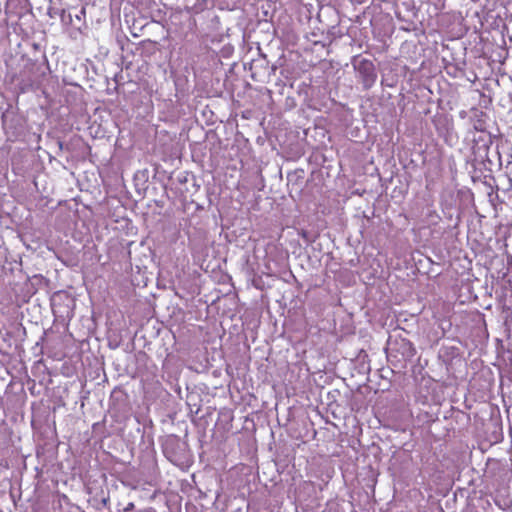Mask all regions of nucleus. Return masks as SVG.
I'll use <instances>...</instances> for the list:
<instances>
[{
  "mask_svg": "<svg viewBox=\"0 0 512 512\" xmlns=\"http://www.w3.org/2000/svg\"><path fill=\"white\" fill-rule=\"evenodd\" d=\"M353 66L359 73L364 88L369 89L377 79L374 64L367 59H355Z\"/></svg>",
  "mask_w": 512,
  "mask_h": 512,
  "instance_id": "nucleus-1",
  "label": "nucleus"
},
{
  "mask_svg": "<svg viewBox=\"0 0 512 512\" xmlns=\"http://www.w3.org/2000/svg\"><path fill=\"white\" fill-rule=\"evenodd\" d=\"M388 351L390 356L393 355L394 351L399 352L403 360H410L416 353L413 344L405 339L395 341L394 343L390 344Z\"/></svg>",
  "mask_w": 512,
  "mask_h": 512,
  "instance_id": "nucleus-2",
  "label": "nucleus"
},
{
  "mask_svg": "<svg viewBox=\"0 0 512 512\" xmlns=\"http://www.w3.org/2000/svg\"><path fill=\"white\" fill-rule=\"evenodd\" d=\"M134 503L130 502L127 504V506L124 508V512L132 511L134 509Z\"/></svg>",
  "mask_w": 512,
  "mask_h": 512,
  "instance_id": "nucleus-3",
  "label": "nucleus"
},
{
  "mask_svg": "<svg viewBox=\"0 0 512 512\" xmlns=\"http://www.w3.org/2000/svg\"><path fill=\"white\" fill-rule=\"evenodd\" d=\"M257 51H258V62L260 61L261 58L265 60V55L261 52V49L259 46L257 48Z\"/></svg>",
  "mask_w": 512,
  "mask_h": 512,
  "instance_id": "nucleus-4",
  "label": "nucleus"
},
{
  "mask_svg": "<svg viewBox=\"0 0 512 512\" xmlns=\"http://www.w3.org/2000/svg\"><path fill=\"white\" fill-rule=\"evenodd\" d=\"M476 130H479V131H482L483 130V127L481 124H477L474 126Z\"/></svg>",
  "mask_w": 512,
  "mask_h": 512,
  "instance_id": "nucleus-5",
  "label": "nucleus"
},
{
  "mask_svg": "<svg viewBox=\"0 0 512 512\" xmlns=\"http://www.w3.org/2000/svg\"><path fill=\"white\" fill-rule=\"evenodd\" d=\"M267 16H268V12L267 11H264V23L267 24Z\"/></svg>",
  "mask_w": 512,
  "mask_h": 512,
  "instance_id": "nucleus-6",
  "label": "nucleus"
}]
</instances>
